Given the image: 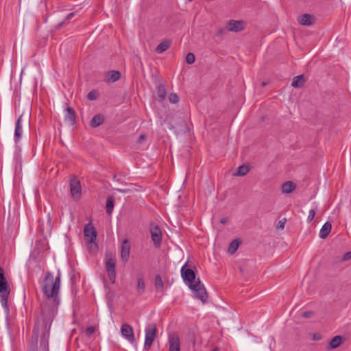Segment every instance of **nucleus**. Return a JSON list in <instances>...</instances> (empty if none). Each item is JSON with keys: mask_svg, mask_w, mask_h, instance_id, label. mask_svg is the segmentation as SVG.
<instances>
[{"mask_svg": "<svg viewBox=\"0 0 351 351\" xmlns=\"http://www.w3.org/2000/svg\"><path fill=\"white\" fill-rule=\"evenodd\" d=\"M170 44V41L169 40L162 42L156 47V52L158 53H162L169 48Z\"/></svg>", "mask_w": 351, "mask_h": 351, "instance_id": "21", "label": "nucleus"}, {"mask_svg": "<svg viewBox=\"0 0 351 351\" xmlns=\"http://www.w3.org/2000/svg\"><path fill=\"white\" fill-rule=\"evenodd\" d=\"M151 238L156 247L160 246L162 243V234L158 226L151 223L149 226Z\"/></svg>", "mask_w": 351, "mask_h": 351, "instance_id": "5", "label": "nucleus"}, {"mask_svg": "<svg viewBox=\"0 0 351 351\" xmlns=\"http://www.w3.org/2000/svg\"><path fill=\"white\" fill-rule=\"evenodd\" d=\"M10 293L9 283L5 276V271L0 267V302L1 306L8 311V299Z\"/></svg>", "mask_w": 351, "mask_h": 351, "instance_id": "3", "label": "nucleus"}, {"mask_svg": "<svg viewBox=\"0 0 351 351\" xmlns=\"http://www.w3.org/2000/svg\"><path fill=\"white\" fill-rule=\"evenodd\" d=\"M169 351H180V340L178 335L173 333L168 337Z\"/></svg>", "mask_w": 351, "mask_h": 351, "instance_id": "7", "label": "nucleus"}, {"mask_svg": "<svg viewBox=\"0 0 351 351\" xmlns=\"http://www.w3.org/2000/svg\"><path fill=\"white\" fill-rule=\"evenodd\" d=\"M239 243H240V242L239 240H237V239L233 240L230 243L229 247H228L229 253L233 254L234 252H235L239 247Z\"/></svg>", "mask_w": 351, "mask_h": 351, "instance_id": "26", "label": "nucleus"}, {"mask_svg": "<svg viewBox=\"0 0 351 351\" xmlns=\"http://www.w3.org/2000/svg\"><path fill=\"white\" fill-rule=\"evenodd\" d=\"M169 101L172 104H176L179 101V97L175 93H171L169 95Z\"/></svg>", "mask_w": 351, "mask_h": 351, "instance_id": "30", "label": "nucleus"}, {"mask_svg": "<svg viewBox=\"0 0 351 351\" xmlns=\"http://www.w3.org/2000/svg\"><path fill=\"white\" fill-rule=\"evenodd\" d=\"M145 138L146 136L145 134H141L138 138V142L141 143L143 141L145 140Z\"/></svg>", "mask_w": 351, "mask_h": 351, "instance_id": "36", "label": "nucleus"}, {"mask_svg": "<svg viewBox=\"0 0 351 351\" xmlns=\"http://www.w3.org/2000/svg\"><path fill=\"white\" fill-rule=\"evenodd\" d=\"M71 195L73 198H79L81 195V184L78 180L73 178L70 181Z\"/></svg>", "mask_w": 351, "mask_h": 351, "instance_id": "9", "label": "nucleus"}, {"mask_svg": "<svg viewBox=\"0 0 351 351\" xmlns=\"http://www.w3.org/2000/svg\"><path fill=\"white\" fill-rule=\"evenodd\" d=\"M106 213L108 215H110L112 213V212L113 210V208H114V198H113V197H112V196L108 197L107 200H106Z\"/></svg>", "mask_w": 351, "mask_h": 351, "instance_id": "24", "label": "nucleus"}, {"mask_svg": "<svg viewBox=\"0 0 351 351\" xmlns=\"http://www.w3.org/2000/svg\"><path fill=\"white\" fill-rule=\"evenodd\" d=\"M104 122V117L100 114L95 115L90 121V126L97 128Z\"/></svg>", "mask_w": 351, "mask_h": 351, "instance_id": "18", "label": "nucleus"}, {"mask_svg": "<svg viewBox=\"0 0 351 351\" xmlns=\"http://www.w3.org/2000/svg\"><path fill=\"white\" fill-rule=\"evenodd\" d=\"M314 17L308 14H304L298 19V22L302 25H311L313 24Z\"/></svg>", "mask_w": 351, "mask_h": 351, "instance_id": "14", "label": "nucleus"}, {"mask_svg": "<svg viewBox=\"0 0 351 351\" xmlns=\"http://www.w3.org/2000/svg\"><path fill=\"white\" fill-rule=\"evenodd\" d=\"M84 233L85 237L89 240L90 243H95L97 232L94 226L90 223L85 226Z\"/></svg>", "mask_w": 351, "mask_h": 351, "instance_id": "10", "label": "nucleus"}, {"mask_svg": "<svg viewBox=\"0 0 351 351\" xmlns=\"http://www.w3.org/2000/svg\"><path fill=\"white\" fill-rule=\"evenodd\" d=\"M169 129H170V130H173V129H174V128H173V125H170V126H169Z\"/></svg>", "mask_w": 351, "mask_h": 351, "instance_id": "40", "label": "nucleus"}, {"mask_svg": "<svg viewBox=\"0 0 351 351\" xmlns=\"http://www.w3.org/2000/svg\"><path fill=\"white\" fill-rule=\"evenodd\" d=\"M121 74L117 71H111L108 73V80L110 82H116L120 78Z\"/></svg>", "mask_w": 351, "mask_h": 351, "instance_id": "27", "label": "nucleus"}, {"mask_svg": "<svg viewBox=\"0 0 351 351\" xmlns=\"http://www.w3.org/2000/svg\"><path fill=\"white\" fill-rule=\"evenodd\" d=\"M64 119L66 121L69 122L71 124H73L75 121V114L74 110L71 108L68 107L66 109L65 114H64Z\"/></svg>", "mask_w": 351, "mask_h": 351, "instance_id": "15", "label": "nucleus"}, {"mask_svg": "<svg viewBox=\"0 0 351 351\" xmlns=\"http://www.w3.org/2000/svg\"><path fill=\"white\" fill-rule=\"evenodd\" d=\"M75 14L74 12H71V13H69L67 16H66V19L67 20H70L71 19L73 16H74Z\"/></svg>", "mask_w": 351, "mask_h": 351, "instance_id": "37", "label": "nucleus"}, {"mask_svg": "<svg viewBox=\"0 0 351 351\" xmlns=\"http://www.w3.org/2000/svg\"><path fill=\"white\" fill-rule=\"evenodd\" d=\"M304 77L303 75L295 76L291 82V86L294 88H300L304 84Z\"/></svg>", "mask_w": 351, "mask_h": 351, "instance_id": "20", "label": "nucleus"}, {"mask_svg": "<svg viewBox=\"0 0 351 351\" xmlns=\"http://www.w3.org/2000/svg\"><path fill=\"white\" fill-rule=\"evenodd\" d=\"M332 225L330 222H326L319 231V237L322 239L326 238L331 231Z\"/></svg>", "mask_w": 351, "mask_h": 351, "instance_id": "16", "label": "nucleus"}, {"mask_svg": "<svg viewBox=\"0 0 351 351\" xmlns=\"http://www.w3.org/2000/svg\"><path fill=\"white\" fill-rule=\"evenodd\" d=\"M250 171V168L247 165H241L237 169V172L234 173V176H245Z\"/></svg>", "mask_w": 351, "mask_h": 351, "instance_id": "22", "label": "nucleus"}, {"mask_svg": "<svg viewBox=\"0 0 351 351\" xmlns=\"http://www.w3.org/2000/svg\"><path fill=\"white\" fill-rule=\"evenodd\" d=\"M130 252V245L128 239H125L121 245V258L123 262L128 261Z\"/></svg>", "mask_w": 351, "mask_h": 351, "instance_id": "11", "label": "nucleus"}, {"mask_svg": "<svg viewBox=\"0 0 351 351\" xmlns=\"http://www.w3.org/2000/svg\"><path fill=\"white\" fill-rule=\"evenodd\" d=\"M22 117L20 116L16 121L15 130H14V141L18 143L23 134V128L21 125Z\"/></svg>", "mask_w": 351, "mask_h": 351, "instance_id": "13", "label": "nucleus"}, {"mask_svg": "<svg viewBox=\"0 0 351 351\" xmlns=\"http://www.w3.org/2000/svg\"><path fill=\"white\" fill-rule=\"evenodd\" d=\"M116 261L114 258H110L106 261V269L109 277V280L112 283L115 282L116 278Z\"/></svg>", "mask_w": 351, "mask_h": 351, "instance_id": "6", "label": "nucleus"}, {"mask_svg": "<svg viewBox=\"0 0 351 351\" xmlns=\"http://www.w3.org/2000/svg\"><path fill=\"white\" fill-rule=\"evenodd\" d=\"M121 333L129 342H134V335L133 328L130 324H123L121 326Z\"/></svg>", "mask_w": 351, "mask_h": 351, "instance_id": "8", "label": "nucleus"}, {"mask_svg": "<svg viewBox=\"0 0 351 351\" xmlns=\"http://www.w3.org/2000/svg\"><path fill=\"white\" fill-rule=\"evenodd\" d=\"M156 325L154 323L148 324L145 328V337L144 343V349L148 350L150 349L156 336Z\"/></svg>", "mask_w": 351, "mask_h": 351, "instance_id": "4", "label": "nucleus"}, {"mask_svg": "<svg viewBox=\"0 0 351 351\" xmlns=\"http://www.w3.org/2000/svg\"><path fill=\"white\" fill-rule=\"evenodd\" d=\"M187 265L188 262L182 267L180 269L181 276L185 284L194 293L195 297L204 303L208 299L206 289L199 278H195V274L193 270L188 268Z\"/></svg>", "mask_w": 351, "mask_h": 351, "instance_id": "2", "label": "nucleus"}, {"mask_svg": "<svg viewBox=\"0 0 351 351\" xmlns=\"http://www.w3.org/2000/svg\"><path fill=\"white\" fill-rule=\"evenodd\" d=\"M145 284L143 274L137 276L136 291L139 295H142L145 292Z\"/></svg>", "mask_w": 351, "mask_h": 351, "instance_id": "17", "label": "nucleus"}, {"mask_svg": "<svg viewBox=\"0 0 351 351\" xmlns=\"http://www.w3.org/2000/svg\"><path fill=\"white\" fill-rule=\"evenodd\" d=\"M315 215V212L313 209L309 210L308 216L307 217V221L311 222L313 221Z\"/></svg>", "mask_w": 351, "mask_h": 351, "instance_id": "33", "label": "nucleus"}, {"mask_svg": "<svg viewBox=\"0 0 351 351\" xmlns=\"http://www.w3.org/2000/svg\"><path fill=\"white\" fill-rule=\"evenodd\" d=\"M351 257V252H348L346 254L345 259L350 258Z\"/></svg>", "mask_w": 351, "mask_h": 351, "instance_id": "39", "label": "nucleus"}, {"mask_svg": "<svg viewBox=\"0 0 351 351\" xmlns=\"http://www.w3.org/2000/svg\"><path fill=\"white\" fill-rule=\"evenodd\" d=\"M244 29L243 22L242 21L230 20L228 23V29L230 32H240Z\"/></svg>", "mask_w": 351, "mask_h": 351, "instance_id": "12", "label": "nucleus"}, {"mask_svg": "<svg viewBox=\"0 0 351 351\" xmlns=\"http://www.w3.org/2000/svg\"><path fill=\"white\" fill-rule=\"evenodd\" d=\"M95 327L89 326L85 330L84 332L86 336L90 337L95 332Z\"/></svg>", "mask_w": 351, "mask_h": 351, "instance_id": "32", "label": "nucleus"}, {"mask_svg": "<svg viewBox=\"0 0 351 351\" xmlns=\"http://www.w3.org/2000/svg\"><path fill=\"white\" fill-rule=\"evenodd\" d=\"M296 185L291 181H288L282 185V192L283 193H290L295 190Z\"/></svg>", "mask_w": 351, "mask_h": 351, "instance_id": "19", "label": "nucleus"}, {"mask_svg": "<svg viewBox=\"0 0 351 351\" xmlns=\"http://www.w3.org/2000/svg\"><path fill=\"white\" fill-rule=\"evenodd\" d=\"M195 60V55L193 53H188L186 56V61L188 64H193Z\"/></svg>", "mask_w": 351, "mask_h": 351, "instance_id": "29", "label": "nucleus"}, {"mask_svg": "<svg viewBox=\"0 0 351 351\" xmlns=\"http://www.w3.org/2000/svg\"><path fill=\"white\" fill-rule=\"evenodd\" d=\"M312 314V311H306L302 313V317H304V318H308L311 316Z\"/></svg>", "mask_w": 351, "mask_h": 351, "instance_id": "35", "label": "nucleus"}, {"mask_svg": "<svg viewBox=\"0 0 351 351\" xmlns=\"http://www.w3.org/2000/svg\"><path fill=\"white\" fill-rule=\"evenodd\" d=\"M286 222H287L286 218L282 219L281 220L278 221V222L276 223V228L283 230L285 228Z\"/></svg>", "mask_w": 351, "mask_h": 351, "instance_id": "28", "label": "nucleus"}, {"mask_svg": "<svg viewBox=\"0 0 351 351\" xmlns=\"http://www.w3.org/2000/svg\"><path fill=\"white\" fill-rule=\"evenodd\" d=\"M342 343V338L341 336H335L329 343L330 348H336L339 347Z\"/></svg>", "mask_w": 351, "mask_h": 351, "instance_id": "25", "label": "nucleus"}, {"mask_svg": "<svg viewBox=\"0 0 351 351\" xmlns=\"http://www.w3.org/2000/svg\"><path fill=\"white\" fill-rule=\"evenodd\" d=\"M154 286L158 291H163L164 283L160 275H157L155 277Z\"/></svg>", "mask_w": 351, "mask_h": 351, "instance_id": "23", "label": "nucleus"}, {"mask_svg": "<svg viewBox=\"0 0 351 351\" xmlns=\"http://www.w3.org/2000/svg\"><path fill=\"white\" fill-rule=\"evenodd\" d=\"M87 98L89 100H95L97 98V93L95 90H91L88 93Z\"/></svg>", "mask_w": 351, "mask_h": 351, "instance_id": "31", "label": "nucleus"}, {"mask_svg": "<svg viewBox=\"0 0 351 351\" xmlns=\"http://www.w3.org/2000/svg\"><path fill=\"white\" fill-rule=\"evenodd\" d=\"M228 221V218L223 217L221 219V223L225 224Z\"/></svg>", "mask_w": 351, "mask_h": 351, "instance_id": "38", "label": "nucleus"}, {"mask_svg": "<svg viewBox=\"0 0 351 351\" xmlns=\"http://www.w3.org/2000/svg\"><path fill=\"white\" fill-rule=\"evenodd\" d=\"M165 90L163 88H159L158 91V97L161 99H164L165 97Z\"/></svg>", "mask_w": 351, "mask_h": 351, "instance_id": "34", "label": "nucleus"}, {"mask_svg": "<svg viewBox=\"0 0 351 351\" xmlns=\"http://www.w3.org/2000/svg\"><path fill=\"white\" fill-rule=\"evenodd\" d=\"M60 288V272L58 271V276L54 278L51 272L47 271L45 274V278L42 285V290L45 296L51 300L54 304L49 306L45 304L42 307L41 314L38 318L33 333L36 336L37 341L38 335L40 334V346H43L46 351H49L48 339L49 338V330L53 319L57 313L58 305L60 300L58 298Z\"/></svg>", "mask_w": 351, "mask_h": 351, "instance_id": "1", "label": "nucleus"}]
</instances>
